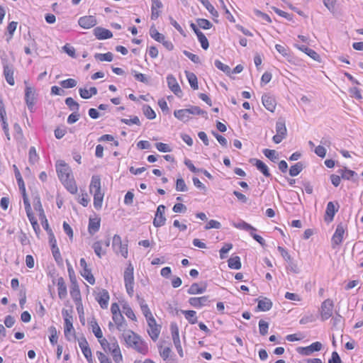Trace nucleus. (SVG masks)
<instances>
[{"label":"nucleus","mask_w":363,"mask_h":363,"mask_svg":"<svg viewBox=\"0 0 363 363\" xmlns=\"http://www.w3.org/2000/svg\"><path fill=\"white\" fill-rule=\"evenodd\" d=\"M29 207L30 215L28 213L27 210H25L26 216L35 234L38 235L40 233V227L38 224V218L45 230H48L49 225L40 198L38 196H33L31 199H29Z\"/></svg>","instance_id":"obj_1"},{"label":"nucleus","mask_w":363,"mask_h":363,"mask_svg":"<svg viewBox=\"0 0 363 363\" xmlns=\"http://www.w3.org/2000/svg\"><path fill=\"white\" fill-rule=\"evenodd\" d=\"M55 168L57 177L65 188L71 194H76L78 187L69 164L64 160H58L55 164Z\"/></svg>","instance_id":"obj_2"},{"label":"nucleus","mask_w":363,"mask_h":363,"mask_svg":"<svg viewBox=\"0 0 363 363\" xmlns=\"http://www.w3.org/2000/svg\"><path fill=\"white\" fill-rule=\"evenodd\" d=\"M98 342L103 350L102 352L106 354H111L115 363H123V357L121 347L114 337H109L108 338L103 337Z\"/></svg>","instance_id":"obj_3"},{"label":"nucleus","mask_w":363,"mask_h":363,"mask_svg":"<svg viewBox=\"0 0 363 363\" xmlns=\"http://www.w3.org/2000/svg\"><path fill=\"white\" fill-rule=\"evenodd\" d=\"M123 337L128 347L133 349L143 355L148 354L149 347L147 343L138 333L129 330L124 333Z\"/></svg>","instance_id":"obj_4"},{"label":"nucleus","mask_w":363,"mask_h":363,"mask_svg":"<svg viewBox=\"0 0 363 363\" xmlns=\"http://www.w3.org/2000/svg\"><path fill=\"white\" fill-rule=\"evenodd\" d=\"M89 191L93 194L94 206L96 210L102 208L104 192L101 188V177L99 175H93L89 184Z\"/></svg>","instance_id":"obj_5"},{"label":"nucleus","mask_w":363,"mask_h":363,"mask_svg":"<svg viewBox=\"0 0 363 363\" xmlns=\"http://www.w3.org/2000/svg\"><path fill=\"white\" fill-rule=\"evenodd\" d=\"M62 315L64 321V335L66 340L69 341L72 338L76 337V330L73 325V311L72 309H62Z\"/></svg>","instance_id":"obj_6"},{"label":"nucleus","mask_w":363,"mask_h":363,"mask_svg":"<svg viewBox=\"0 0 363 363\" xmlns=\"http://www.w3.org/2000/svg\"><path fill=\"white\" fill-rule=\"evenodd\" d=\"M134 267L131 263H129L124 271L123 278L124 284L127 294L130 297L134 295Z\"/></svg>","instance_id":"obj_7"},{"label":"nucleus","mask_w":363,"mask_h":363,"mask_svg":"<svg viewBox=\"0 0 363 363\" xmlns=\"http://www.w3.org/2000/svg\"><path fill=\"white\" fill-rule=\"evenodd\" d=\"M204 112L199 106H191L189 108L179 109L174 112V116L178 120L186 122L190 119L191 115H201Z\"/></svg>","instance_id":"obj_8"},{"label":"nucleus","mask_w":363,"mask_h":363,"mask_svg":"<svg viewBox=\"0 0 363 363\" xmlns=\"http://www.w3.org/2000/svg\"><path fill=\"white\" fill-rule=\"evenodd\" d=\"M128 240L123 242L119 235H114L112 240V247L116 254H120L124 258L128 255Z\"/></svg>","instance_id":"obj_9"},{"label":"nucleus","mask_w":363,"mask_h":363,"mask_svg":"<svg viewBox=\"0 0 363 363\" xmlns=\"http://www.w3.org/2000/svg\"><path fill=\"white\" fill-rule=\"evenodd\" d=\"M79 347L87 363H96L91 347L85 337L78 339Z\"/></svg>","instance_id":"obj_10"},{"label":"nucleus","mask_w":363,"mask_h":363,"mask_svg":"<svg viewBox=\"0 0 363 363\" xmlns=\"http://www.w3.org/2000/svg\"><path fill=\"white\" fill-rule=\"evenodd\" d=\"M347 230V225L340 223L337 225L335 231L332 236L331 242L333 248L341 245L343 241L344 235Z\"/></svg>","instance_id":"obj_11"},{"label":"nucleus","mask_w":363,"mask_h":363,"mask_svg":"<svg viewBox=\"0 0 363 363\" xmlns=\"http://www.w3.org/2000/svg\"><path fill=\"white\" fill-rule=\"evenodd\" d=\"M287 135V129L286 127L285 121L283 119H279L276 123V134L273 136L272 140L274 143L279 144Z\"/></svg>","instance_id":"obj_12"},{"label":"nucleus","mask_w":363,"mask_h":363,"mask_svg":"<svg viewBox=\"0 0 363 363\" xmlns=\"http://www.w3.org/2000/svg\"><path fill=\"white\" fill-rule=\"evenodd\" d=\"M146 321L147 324V334L153 341L157 340L161 333V325L157 323L155 318Z\"/></svg>","instance_id":"obj_13"},{"label":"nucleus","mask_w":363,"mask_h":363,"mask_svg":"<svg viewBox=\"0 0 363 363\" xmlns=\"http://www.w3.org/2000/svg\"><path fill=\"white\" fill-rule=\"evenodd\" d=\"M334 303L330 299H325L320 306V315L323 320H326L332 317L333 314Z\"/></svg>","instance_id":"obj_14"},{"label":"nucleus","mask_w":363,"mask_h":363,"mask_svg":"<svg viewBox=\"0 0 363 363\" xmlns=\"http://www.w3.org/2000/svg\"><path fill=\"white\" fill-rule=\"evenodd\" d=\"M25 101L29 109H32L35 105L36 99V90L33 86L28 84L25 82Z\"/></svg>","instance_id":"obj_15"},{"label":"nucleus","mask_w":363,"mask_h":363,"mask_svg":"<svg viewBox=\"0 0 363 363\" xmlns=\"http://www.w3.org/2000/svg\"><path fill=\"white\" fill-rule=\"evenodd\" d=\"M110 241L107 239L106 241L97 240L92 245V248L99 258L106 255L108 247H109Z\"/></svg>","instance_id":"obj_16"},{"label":"nucleus","mask_w":363,"mask_h":363,"mask_svg":"<svg viewBox=\"0 0 363 363\" xmlns=\"http://www.w3.org/2000/svg\"><path fill=\"white\" fill-rule=\"evenodd\" d=\"M95 299L102 309H106L110 300V295L106 289H102L95 294Z\"/></svg>","instance_id":"obj_17"},{"label":"nucleus","mask_w":363,"mask_h":363,"mask_svg":"<svg viewBox=\"0 0 363 363\" xmlns=\"http://www.w3.org/2000/svg\"><path fill=\"white\" fill-rule=\"evenodd\" d=\"M165 206L160 205L157 208V211L153 220V225L156 228H160L163 226L166 222V218L164 216L165 213Z\"/></svg>","instance_id":"obj_18"},{"label":"nucleus","mask_w":363,"mask_h":363,"mask_svg":"<svg viewBox=\"0 0 363 363\" xmlns=\"http://www.w3.org/2000/svg\"><path fill=\"white\" fill-rule=\"evenodd\" d=\"M188 302L191 306L196 308H200L208 306L210 303V300L208 296H202L198 297H191L189 298Z\"/></svg>","instance_id":"obj_19"},{"label":"nucleus","mask_w":363,"mask_h":363,"mask_svg":"<svg viewBox=\"0 0 363 363\" xmlns=\"http://www.w3.org/2000/svg\"><path fill=\"white\" fill-rule=\"evenodd\" d=\"M338 208L339 206L337 203L335 205L333 201L328 203L324 216V220L325 222L330 223L333 220L334 216L338 211Z\"/></svg>","instance_id":"obj_20"},{"label":"nucleus","mask_w":363,"mask_h":363,"mask_svg":"<svg viewBox=\"0 0 363 363\" xmlns=\"http://www.w3.org/2000/svg\"><path fill=\"white\" fill-rule=\"evenodd\" d=\"M78 23L82 28L89 29L96 25L97 20L94 16H84L79 18Z\"/></svg>","instance_id":"obj_21"},{"label":"nucleus","mask_w":363,"mask_h":363,"mask_svg":"<svg viewBox=\"0 0 363 363\" xmlns=\"http://www.w3.org/2000/svg\"><path fill=\"white\" fill-rule=\"evenodd\" d=\"M191 28L194 30L195 34L196 35L199 43H201V46L203 50H207L209 47V43L206 35L199 30L196 24L191 23L190 24Z\"/></svg>","instance_id":"obj_22"},{"label":"nucleus","mask_w":363,"mask_h":363,"mask_svg":"<svg viewBox=\"0 0 363 363\" xmlns=\"http://www.w3.org/2000/svg\"><path fill=\"white\" fill-rule=\"evenodd\" d=\"M262 102L263 106L270 112H274L277 106L275 98L269 94H265L262 96Z\"/></svg>","instance_id":"obj_23"},{"label":"nucleus","mask_w":363,"mask_h":363,"mask_svg":"<svg viewBox=\"0 0 363 363\" xmlns=\"http://www.w3.org/2000/svg\"><path fill=\"white\" fill-rule=\"evenodd\" d=\"M69 293L74 303L82 301L80 289L75 277L72 279Z\"/></svg>","instance_id":"obj_24"},{"label":"nucleus","mask_w":363,"mask_h":363,"mask_svg":"<svg viewBox=\"0 0 363 363\" xmlns=\"http://www.w3.org/2000/svg\"><path fill=\"white\" fill-rule=\"evenodd\" d=\"M16 181H17L19 189L21 191V193L22 194V196H23L25 210H27L28 213L30 215V209L29 207V198L26 193V186H25L23 179V178H18V179H16Z\"/></svg>","instance_id":"obj_25"},{"label":"nucleus","mask_w":363,"mask_h":363,"mask_svg":"<svg viewBox=\"0 0 363 363\" xmlns=\"http://www.w3.org/2000/svg\"><path fill=\"white\" fill-rule=\"evenodd\" d=\"M93 33L96 38L99 40L109 39L113 37V33L111 30L99 26L96 27Z\"/></svg>","instance_id":"obj_26"},{"label":"nucleus","mask_w":363,"mask_h":363,"mask_svg":"<svg viewBox=\"0 0 363 363\" xmlns=\"http://www.w3.org/2000/svg\"><path fill=\"white\" fill-rule=\"evenodd\" d=\"M167 82L169 89L177 96L182 94V89L179 85L176 78L172 74H169L167 77Z\"/></svg>","instance_id":"obj_27"},{"label":"nucleus","mask_w":363,"mask_h":363,"mask_svg":"<svg viewBox=\"0 0 363 363\" xmlns=\"http://www.w3.org/2000/svg\"><path fill=\"white\" fill-rule=\"evenodd\" d=\"M101 226V218L99 216L94 218L90 217L88 224V232L90 235H93L97 233Z\"/></svg>","instance_id":"obj_28"},{"label":"nucleus","mask_w":363,"mask_h":363,"mask_svg":"<svg viewBox=\"0 0 363 363\" xmlns=\"http://www.w3.org/2000/svg\"><path fill=\"white\" fill-rule=\"evenodd\" d=\"M111 317L118 330L121 331L126 328L127 323L121 313L112 315Z\"/></svg>","instance_id":"obj_29"},{"label":"nucleus","mask_w":363,"mask_h":363,"mask_svg":"<svg viewBox=\"0 0 363 363\" xmlns=\"http://www.w3.org/2000/svg\"><path fill=\"white\" fill-rule=\"evenodd\" d=\"M89 326L98 341L104 337L102 330L95 318L89 321Z\"/></svg>","instance_id":"obj_30"},{"label":"nucleus","mask_w":363,"mask_h":363,"mask_svg":"<svg viewBox=\"0 0 363 363\" xmlns=\"http://www.w3.org/2000/svg\"><path fill=\"white\" fill-rule=\"evenodd\" d=\"M207 289V284L204 283L201 285L198 283H193L187 290V293L190 295L201 294Z\"/></svg>","instance_id":"obj_31"},{"label":"nucleus","mask_w":363,"mask_h":363,"mask_svg":"<svg viewBox=\"0 0 363 363\" xmlns=\"http://www.w3.org/2000/svg\"><path fill=\"white\" fill-rule=\"evenodd\" d=\"M57 290L58 296L60 299H65L67 297V285L62 277H60L57 280Z\"/></svg>","instance_id":"obj_32"},{"label":"nucleus","mask_w":363,"mask_h":363,"mask_svg":"<svg viewBox=\"0 0 363 363\" xmlns=\"http://www.w3.org/2000/svg\"><path fill=\"white\" fill-rule=\"evenodd\" d=\"M295 47L298 50H299L302 51L303 52H304L305 54H306L308 56H309L311 58H312L315 61L320 62L321 59H320V55L314 50L309 48L308 47L305 46V45H296Z\"/></svg>","instance_id":"obj_33"},{"label":"nucleus","mask_w":363,"mask_h":363,"mask_svg":"<svg viewBox=\"0 0 363 363\" xmlns=\"http://www.w3.org/2000/svg\"><path fill=\"white\" fill-rule=\"evenodd\" d=\"M272 301L267 297L257 299V310L259 311H268L272 308Z\"/></svg>","instance_id":"obj_34"},{"label":"nucleus","mask_w":363,"mask_h":363,"mask_svg":"<svg viewBox=\"0 0 363 363\" xmlns=\"http://www.w3.org/2000/svg\"><path fill=\"white\" fill-rule=\"evenodd\" d=\"M162 4L160 0H152L151 19L156 20L160 15Z\"/></svg>","instance_id":"obj_35"},{"label":"nucleus","mask_w":363,"mask_h":363,"mask_svg":"<svg viewBox=\"0 0 363 363\" xmlns=\"http://www.w3.org/2000/svg\"><path fill=\"white\" fill-rule=\"evenodd\" d=\"M13 73L14 72L13 68L9 65L4 66V75L5 77L6 81L11 86H13L15 84Z\"/></svg>","instance_id":"obj_36"},{"label":"nucleus","mask_w":363,"mask_h":363,"mask_svg":"<svg viewBox=\"0 0 363 363\" xmlns=\"http://www.w3.org/2000/svg\"><path fill=\"white\" fill-rule=\"evenodd\" d=\"M122 310H123V313L126 315V317L128 319H130V320H132L133 322L138 321V318H137V316H136L134 311L133 310V308L130 307V306L128 303H125L124 304H123Z\"/></svg>","instance_id":"obj_37"},{"label":"nucleus","mask_w":363,"mask_h":363,"mask_svg":"<svg viewBox=\"0 0 363 363\" xmlns=\"http://www.w3.org/2000/svg\"><path fill=\"white\" fill-rule=\"evenodd\" d=\"M182 314L184 315L186 320L190 324H196L198 321V317L196 315V312L193 310H185L182 311Z\"/></svg>","instance_id":"obj_38"},{"label":"nucleus","mask_w":363,"mask_h":363,"mask_svg":"<svg viewBox=\"0 0 363 363\" xmlns=\"http://www.w3.org/2000/svg\"><path fill=\"white\" fill-rule=\"evenodd\" d=\"M79 92L82 99H88L97 94V89L96 87H91L89 89L86 88H80L79 89Z\"/></svg>","instance_id":"obj_39"},{"label":"nucleus","mask_w":363,"mask_h":363,"mask_svg":"<svg viewBox=\"0 0 363 363\" xmlns=\"http://www.w3.org/2000/svg\"><path fill=\"white\" fill-rule=\"evenodd\" d=\"M140 307L142 313L145 316L146 320L155 318L151 310L150 309L148 305L146 303H145L144 301H142L140 303Z\"/></svg>","instance_id":"obj_40"},{"label":"nucleus","mask_w":363,"mask_h":363,"mask_svg":"<svg viewBox=\"0 0 363 363\" xmlns=\"http://www.w3.org/2000/svg\"><path fill=\"white\" fill-rule=\"evenodd\" d=\"M80 274L82 277H84L91 285L95 284L96 280L95 278L91 273V270L90 268L81 270Z\"/></svg>","instance_id":"obj_41"},{"label":"nucleus","mask_w":363,"mask_h":363,"mask_svg":"<svg viewBox=\"0 0 363 363\" xmlns=\"http://www.w3.org/2000/svg\"><path fill=\"white\" fill-rule=\"evenodd\" d=\"M186 76L191 87L194 90L198 89L199 86L196 76L194 73L189 72H186Z\"/></svg>","instance_id":"obj_42"},{"label":"nucleus","mask_w":363,"mask_h":363,"mask_svg":"<svg viewBox=\"0 0 363 363\" xmlns=\"http://www.w3.org/2000/svg\"><path fill=\"white\" fill-rule=\"evenodd\" d=\"M228 264L230 269H240L242 266L241 262H240V259L238 256L230 257L228 260Z\"/></svg>","instance_id":"obj_43"},{"label":"nucleus","mask_w":363,"mask_h":363,"mask_svg":"<svg viewBox=\"0 0 363 363\" xmlns=\"http://www.w3.org/2000/svg\"><path fill=\"white\" fill-rule=\"evenodd\" d=\"M143 114L149 120H153L156 118V113L155 111L149 106L144 105L142 108Z\"/></svg>","instance_id":"obj_44"},{"label":"nucleus","mask_w":363,"mask_h":363,"mask_svg":"<svg viewBox=\"0 0 363 363\" xmlns=\"http://www.w3.org/2000/svg\"><path fill=\"white\" fill-rule=\"evenodd\" d=\"M160 355L164 361L171 359L172 350L169 347H160L159 349Z\"/></svg>","instance_id":"obj_45"},{"label":"nucleus","mask_w":363,"mask_h":363,"mask_svg":"<svg viewBox=\"0 0 363 363\" xmlns=\"http://www.w3.org/2000/svg\"><path fill=\"white\" fill-rule=\"evenodd\" d=\"M96 60H99L101 62L106 61L111 62L113 58V55L111 52H108L106 53H96L94 55Z\"/></svg>","instance_id":"obj_46"},{"label":"nucleus","mask_w":363,"mask_h":363,"mask_svg":"<svg viewBox=\"0 0 363 363\" xmlns=\"http://www.w3.org/2000/svg\"><path fill=\"white\" fill-rule=\"evenodd\" d=\"M255 166L265 177H269L270 176L267 166L262 160H257Z\"/></svg>","instance_id":"obj_47"},{"label":"nucleus","mask_w":363,"mask_h":363,"mask_svg":"<svg viewBox=\"0 0 363 363\" xmlns=\"http://www.w3.org/2000/svg\"><path fill=\"white\" fill-rule=\"evenodd\" d=\"M150 35L155 40L161 43L164 41L165 36L160 33L156 28H151L150 30Z\"/></svg>","instance_id":"obj_48"},{"label":"nucleus","mask_w":363,"mask_h":363,"mask_svg":"<svg viewBox=\"0 0 363 363\" xmlns=\"http://www.w3.org/2000/svg\"><path fill=\"white\" fill-rule=\"evenodd\" d=\"M49 332L50 333V335L49 336L50 342L52 345H55L57 344L58 340L57 329L55 326H50L49 328Z\"/></svg>","instance_id":"obj_49"},{"label":"nucleus","mask_w":363,"mask_h":363,"mask_svg":"<svg viewBox=\"0 0 363 363\" xmlns=\"http://www.w3.org/2000/svg\"><path fill=\"white\" fill-rule=\"evenodd\" d=\"M196 23L199 28L204 30L210 29L213 26V24L205 18H197Z\"/></svg>","instance_id":"obj_50"},{"label":"nucleus","mask_w":363,"mask_h":363,"mask_svg":"<svg viewBox=\"0 0 363 363\" xmlns=\"http://www.w3.org/2000/svg\"><path fill=\"white\" fill-rule=\"evenodd\" d=\"M339 173L341 175V177L344 179H350L352 177H353L356 173L353 170L348 169L347 168H344L342 169H340Z\"/></svg>","instance_id":"obj_51"},{"label":"nucleus","mask_w":363,"mask_h":363,"mask_svg":"<svg viewBox=\"0 0 363 363\" xmlns=\"http://www.w3.org/2000/svg\"><path fill=\"white\" fill-rule=\"evenodd\" d=\"M302 164L300 162H298L290 167L289 174L291 177H296L302 171Z\"/></svg>","instance_id":"obj_52"},{"label":"nucleus","mask_w":363,"mask_h":363,"mask_svg":"<svg viewBox=\"0 0 363 363\" xmlns=\"http://www.w3.org/2000/svg\"><path fill=\"white\" fill-rule=\"evenodd\" d=\"M121 123L128 125H140V121L138 116H135L132 117L130 119L128 118H121Z\"/></svg>","instance_id":"obj_53"},{"label":"nucleus","mask_w":363,"mask_h":363,"mask_svg":"<svg viewBox=\"0 0 363 363\" xmlns=\"http://www.w3.org/2000/svg\"><path fill=\"white\" fill-rule=\"evenodd\" d=\"M65 104L72 111H77L79 110V104L77 101H75L72 97L67 98L65 99Z\"/></svg>","instance_id":"obj_54"},{"label":"nucleus","mask_w":363,"mask_h":363,"mask_svg":"<svg viewBox=\"0 0 363 363\" xmlns=\"http://www.w3.org/2000/svg\"><path fill=\"white\" fill-rule=\"evenodd\" d=\"M233 226L238 229L256 231V229L254 227H252V225H250V224L247 223L245 221H241L238 223H233Z\"/></svg>","instance_id":"obj_55"},{"label":"nucleus","mask_w":363,"mask_h":363,"mask_svg":"<svg viewBox=\"0 0 363 363\" xmlns=\"http://www.w3.org/2000/svg\"><path fill=\"white\" fill-rule=\"evenodd\" d=\"M61 86L65 89L73 88L77 85V81L74 79L69 78L60 82Z\"/></svg>","instance_id":"obj_56"},{"label":"nucleus","mask_w":363,"mask_h":363,"mask_svg":"<svg viewBox=\"0 0 363 363\" xmlns=\"http://www.w3.org/2000/svg\"><path fill=\"white\" fill-rule=\"evenodd\" d=\"M96 357L100 363H113L111 359L101 351H96Z\"/></svg>","instance_id":"obj_57"},{"label":"nucleus","mask_w":363,"mask_h":363,"mask_svg":"<svg viewBox=\"0 0 363 363\" xmlns=\"http://www.w3.org/2000/svg\"><path fill=\"white\" fill-rule=\"evenodd\" d=\"M17 25H18L17 22L11 21L7 26L6 30L9 35L8 41L13 38V33H14L15 30H16Z\"/></svg>","instance_id":"obj_58"},{"label":"nucleus","mask_w":363,"mask_h":363,"mask_svg":"<svg viewBox=\"0 0 363 363\" xmlns=\"http://www.w3.org/2000/svg\"><path fill=\"white\" fill-rule=\"evenodd\" d=\"M0 121L1 122L2 128L4 130V132L6 135V137L8 140H11L10 134H9V124L6 121V116H4L3 118H0Z\"/></svg>","instance_id":"obj_59"},{"label":"nucleus","mask_w":363,"mask_h":363,"mask_svg":"<svg viewBox=\"0 0 363 363\" xmlns=\"http://www.w3.org/2000/svg\"><path fill=\"white\" fill-rule=\"evenodd\" d=\"M78 202L84 207L88 206L90 202L88 194L85 192L79 195L78 197Z\"/></svg>","instance_id":"obj_60"},{"label":"nucleus","mask_w":363,"mask_h":363,"mask_svg":"<svg viewBox=\"0 0 363 363\" xmlns=\"http://www.w3.org/2000/svg\"><path fill=\"white\" fill-rule=\"evenodd\" d=\"M176 190L177 191H187V186L184 180L182 178H178L176 182Z\"/></svg>","instance_id":"obj_61"},{"label":"nucleus","mask_w":363,"mask_h":363,"mask_svg":"<svg viewBox=\"0 0 363 363\" xmlns=\"http://www.w3.org/2000/svg\"><path fill=\"white\" fill-rule=\"evenodd\" d=\"M269 324L263 320H260L259 322V330L262 335H265L268 333Z\"/></svg>","instance_id":"obj_62"},{"label":"nucleus","mask_w":363,"mask_h":363,"mask_svg":"<svg viewBox=\"0 0 363 363\" xmlns=\"http://www.w3.org/2000/svg\"><path fill=\"white\" fill-rule=\"evenodd\" d=\"M275 48L277 51L284 57H287L289 55V48L288 47L277 44L275 45Z\"/></svg>","instance_id":"obj_63"},{"label":"nucleus","mask_w":363,"mask_h":363,"mask_svg":"<svg viewBox=\"0 0 363 363\" xmlns=\"http://www.w3.org/2000/svg\"><path fill=\"white\" fill-rule=\"evenodd\" d=\"M221 227L220 222L216 220H210L205 225L206 230H210L211 228L219 229Z\"/></svg>","instance_id":"obj_64"}]
</instances>
